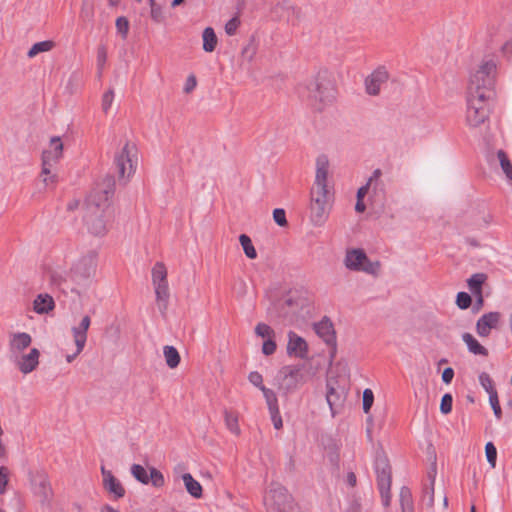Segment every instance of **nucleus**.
I'll use <instances>...</instances> for the list:
<instances>
[{
  "label": "nucleus",
  "instance_id": "7",
  "mask_svg": "<svg viewBox=\"0 0 512 512\" xmlns=\"http://www.w3.org/2000/svg\"><path fill=\"white\" fill-rule=\"evenodd\" d=\"M264 504L268 512H291L293 499L284 486L273 482L264 496Z\"/></svg>",
  "mask_w": 512,
  "mask_h": 512
},
{
  "label": "nucleus",
  "instance_id": "43",
  "mask_svg": "<svg viewBox=\"0 0 512 512\" xmlns=\"http://www.w3.org/2000/svg\"><path fill=\"white\" fill-rule=\"evenodd\" d=\"M255 333L257 336L267 339L274 338L275 336L274 330L265 323H258L255 327Z\"/></svg>",
  "mask_w": 512,
  "mask_h": 512
},
{
  "label": "nucleus",
  "instance_id": "1",
  "mask_svg": "<svg viewBox=\"0 0 512 512\" xmlns=\"http://www.w3.org/2000/svg\"><path fill=\"white\" fill-rule=\"evenodd\" d=\"M114 189V177L107 175L86 197L83 223L88 232L94 236H104L108 231V223L111 219L110 199L114 194Z\"/></svg>",
  "mask_w": 512,
  "mask_h": 512
},
{
  "label": "nucleus",
  "instance_id": "27",
  "mask_svg": "<svg viewBox=\"0 0 512 512\" xmlns=\"http://www.w3.org/2000/svg\"><path fill=\"white\" fill-rule=\"evenodd\" d=\"M156 302L159 311L164 314L168 307L169 287L168 283L154 285Z\"/></svg>",
  "mask_w": 512,
  "mask_h": 512
},
{
  "label": "nucleus",
  "instance_id": "39",
  "mask_svg": "<svg viewBox=\"0 0 512 512\" xmlns=\"http://www.w3.org/2000/svg\"><path fill=\"white\" fill-rule=\"evenodd\" d=\"M261 391L266 400L269 412H271V411L275 412V410L279 409L278 399H277V396L274 393V391L267 387H261Z\"/></svg>",
  "mask_w": 512,
  "mask_h": 512
},
{
  "label": "nucleus",
  "instance_id": "3",
  "mask_svg": "<svg viewBox=\"0 0 512 512\" xmlns=\"http://www.w3.org/2000/svg\"><path fill=\"white\" fill-rule=\"evenodd\" d=\"M496 73L497 64L494 59L482 60L470 74L467 93L484 94L485 97L494 98Z\"/></svg>",
  "mask_w": 512,
  "mask_h": 512
},
{
  "label": "nucleus",
  "instance_id": "38",
  "mask_svg": "<svg viewBox=\"0 0 512 512\" xmlns=\"http://www.w3.org/2000/svg\"><path fill=\"white\" fill-rule=\"evenodd\" d=\"M224 417H225L226 427L233 434L238 435L240 433V428H239V424H238V416L232 411L225 410Z\"/></svg>",
  "mask_w": 512,
  "mask_h": 512
},
{
  "label": "nucleus",
  "instance_id": "60",
  "mask_svg": "<svg viewBox=\"0 0 512 512\" xmlns=\"http://www.w3.org/2000/svg\"><path fill=\"white\" fill-rule=\"evenodd\" d=\"M53 171H54V169L48 175H42L41 174L43 183L47 187L54 186L58 182V176Z\"/></svg>",
  "mask_w": 512,
  "mask_h": 512
},
{
  "label": "nucleus",
  "instance_id": "18",
  "mask_svg": "<svg viewBox=\"0 0 512 512\" xmlns=\"http://www.w3.org/2000/svg\"><path fill=\"white\" fill-rule=\"evenodd\" d=\"M101 474L104 489L115 499L123 498L126 493L125 488L112 472L101 466Z\"/></svg>",
  "mask_w": 512,
  "mask_h": 512
},
{
  "label": "nucleus",
  "instance_id": "33",
  "mask_svg": "<svg viewBox=\"0 0 512 512\" xmlns=\"http://www.w3.org/2000/svg\"><path fill=\"white\" fill-rule=\"evenodd\" d=\"M163 354L169 368L174 369L179 365L181 359L180 354L174 346H164Z\"/></svg>",
  "mask_w": 512,
  "mask_h": 512
},
{
  "label": "nucleus",
  "instance_id": "64",
  "mask_svg": "<svg viewBox=\"0 0 512 512\" xmlns=\"http://www.w3.org/2000/svg\"><path fill=\"white\" fill-rule=\"evenodd\" d=\"M502 53L507 57L510 58L512 56V42L507 41L505 42L501 47Z\"/></svg>",
  "mask_w": 512,
  "mask_h": 512
},
{
  "label": "nucleus",
  "instance_id": "62",
  "mask_svg": "<svg viewBox=\"0 0 512 512\" xmlns=\"http://www.w3.org/2000/svg\"><path fill=\"white\" fill-rule=\"evenodd\" d=\"M454 377V370L451 367H447L444 369L442 373V381L446 384L451 383Z\"/></svg>",
  "mask_w": 512,
  "mask_h": 512
},
{
  "label": "nucleus",
  "instance_id": "51",
  "mask_svg": "<svg viewBox=\"0 0 512 512\" xmlns=\"http://www.w3.org/2000/svg\"><path fill=\"white\" fill-rule=\"evenodd\" d=\"M489 403L491 405L495 417L498 420H500L502 417V410L499 404L498 394H493L491 397H489Z\"/></svg>",
  "mask_w": 512,
  "mask_h": 512
},
{
  "label": "nucleus",
  "instance_id": "24",
  "mask_svg": "<svg viewBox=\"0 0 512 512\" xmlns=\"http://www.w3.org/2000/svg\"><path fill=\"white\" fill-rule=\"evenodd\" d=\"M316 177L313 188H319L323 190V188H327L326 181L328 175V159L326 156H319L316 161Z\"/></svg>",
  "mask_w": 512,
  "mask_h": 512
},
{
  "label": "nucleus",
  "instance_id": "42",
  "mask_svg": "<svg viewBox=\"0 0 512 512\" xmlns=\"http://www.w3.org/2000/svg\"><path fill=\"white\" fill-rule=\"evenodd\" d=\"M47 275L51 284L55 286H60L67 278L65 272L59 269L49 270Z\"/></svg>",
  "mask_w": 512,
  "mask_h": 512
},
{
  "label": "nucleus",
  "instance_id": "14",
  "mask_svg": "<svg viewBox=\"0 0 512 512\" xmlns=\"http://www.w3.org/2000/svg\"><path fill=\"white\" fill-rule=\"evenodd\" d=\"M132 476L142 484L151 483L154 487H162L165 483L163 474L154 467L149 468V472L140 464H133L131 466Z\"/></svg>",
  "mask_w": 512,
  "mask_h": 512
},
{
  "label": "nucleus",
  "instance_id": "31",
  "mask_svg": "<svg viewBox=\"0 0 512 512\" xmlns=\"http://www.w3.org/2000/svg\"><path fill=\"white\" fill-rule=\"evenodd\" d=\"M486 279V274L475 273L467 280V285L472 295L482 294V286Z\"/></svg>",
  "mask_w": 512,
  "mask_h": 512
},
{
  "label": "nucleus",
  "instance_id": "53",
  "mask_svg": "<svg viewBox=\"0 0 512 512\" xmlns=\"http://www.w3.org/2000/svg\"><path fill=\"white\" fill-rule=\"evenodd\" d=\"M273 219L281 227L287 225L286 213H285L284 209H281V208L274 209Z\"/></svg>",
  "mask_w": 512,
  "mask_h": 512
},
{
  "label": "nucleus",
  "instance_id": "41",
  "mask_svg": "<svg viewBox=\"0 0 512 512\" xmlns=\"http://www.w3.org/2000/svg\"><path fill=\"white\" fill-rule=\"evenodd\" d=\"M479 383L483 387V389L489 394L491 397L493 394H497V391L494 387L493 380L490 375L486 372H482L479 375Z\"/></svg>",
  "mask_w": 512,
  "mask_h": 512
},
{
  "label": "nucleus",
  "instance_id": "49",
  "mask_svg": "<svg viewBox=\"0 0 512 512\" xmlns=\"http://www.w3.org/2000/svg\"><path fill=\"white\" fill-rule=\"evenodd\" d=\"M374 401V394L371 389H365L363 391V410L368 413L371 409Z\"/></svg>",
  "mask_w": 512,
  "mask_h": 512
},
{
  "label": "nucleus",
  "instance_id": "29",
  "mask_svg": "<svg viewBox=\"0 0 512 512\" xmlns=\"http://www.w3.org/2000/svg\"><path fill=\"white\" fill-rule=\"evenodd\" d=\"M430 485L424 489L422 500L428 506L432 507L434 504V483L436 477V462L432 464L431 469L428 472Z\"/></svg>",
  "mask_w": 512,
  "mask_h": 512
},
{
  "label": "nucleus",
  "instance_id": "16",
  "mask_svg": "<svg viewBox=\"0 0 512 512\" xmlns=\"http://www.w3.org/2000/svg\"><path fill=\"white\" fill-rule=\"evenodd\" d=\"M388 78L389 74L385 67H378L365 79L366 92L372 96L378 95L381 86L387 82Z\"/></svg>",
  "mask_w": 512,
  "mask_h": 512
},
{
  "label": "nucleus",
  "instance_id": "13",
  "mask_svg": "<svg viewBox=\"0 0 512 512\" xmlns=\"http://www.w3.org/2000/svg\"><path fill=\"white\" fill-rule=\"evenodd\" d=\"M31 489L42 506L50 507L53 498V491L45 473L37 472L31 477Z\"/></svg>",
  "mask_w": 512,
  "mask_h": 512
},
{
  "label": "nucleus",
  "instance_id": "37",
  "mask_svg": "<svg viewBox=\"0 0 512 512\" xmlns=\"http://www.w3.org/2000/svg\"><path fill=\"white\" fill-rule=\"evenodd\" d=\"M239 241L245 255L250 259H255L257 257V252L252 244L250 237L247 236L246 234H241L239 237Z\"/></svg>",
  "mask_w": 512,
  "mask_h": 512
},
{
  "label": "nucleus",
  "instance_id": "50",
  "mask_svg": "<svg viewBox=\"0 0 512 512\" xmlns=\"http://www.w3.org/2000/svg\"><path fill=\"white\" fill-rule=\"evenodd\" d=\"M401 507L413 505L412 494L409 488L402 487L400 491Z\"/></svg>",
  "mask_w": 512,
  "mask_h": 512
},
{
  "label": "nucleus",
  "instance_id": "28",
  "mask_svg": "<svg viewBox=\"0 0 512 512\" xmlns=\"http://www.w3.org/2000/svg\"><path fill=\"white\" fill-rule=\"evenodd\" d=\"M463 342L467 345L468 351L474 355L487 356L488 350L470 333L462 335Z\"/></svg>",
  "mask_w": 512,
  "mask_h": 512
},
{
  "label": "nucleus",
  "instance_id": "57",
  "mask_svg": "<svg viewBox=\"0 0 512 512\" xmlns=\"http://www.w3.org/2000/svg\"><path fill=\"white\" fill-rule=\"evenodd\" d=\"M248 380L252 385L259 388L260 390H261V387H265L263 385V377L257 371L250 372L248 375Z\"/></svg>",
  "mask_w": 512,
  "mask_h": 512
},
{
  "label": "nucleus",
  "instance_id": "10",
  "mask_svg": "<svg viewBox=\"0 0 512 512\" xmlns=\"http://www.w3.org/2000/svg\"><path fill=\"white\" fill-rule=\"evenodd\" d=\"M347 269L352 271H363L368 274H375L379 265L370 262L365 252L361 249L348 250L344 259Z\"/></svg>",
  "mask_w": 512,
  "mask_h": 512
},
{
  "label": "nucleus",
  "instance_id": "2",
  "mask_svg": "<svg viewBox=\"0 0 512 512\" xmlns=\"http://www.w3.org/2000/svg\"><path fill=\"white\" fill-rule=\"evenodd\" d=\"M302 97L316 110L321 111L335 98V88L326 72L312 77L300 91Z\"/></svg>",
  "mask_w": 512,
  "mask_h": 512
},
{
  "label": "nucleus",
  "instance_id": "6",
  "mask_svg": "<svg viewBox=\"0 0 512 512\" xmlns=\"http://www.w3.org/2000/svg\"><path fill=\"white\" fill-rule=\"evenodd\" d=\"M374 469L376 473L377 487L381 495L382 503L384 506H389L391 501V482L392 473L387 456L382 452H377Z\"/></svg>",
  "mask_w": 512,
  "mask_h": 512
},
{
  "label": "nucleus",
  "instance_id": "45",
  "mask_svg": "<svg viewBox=\"0 0 512 512\" xmlns=\"http://www.w3.org/2000/svg\"><path fill=\"white\" fill-rule=\"evenodd\" d=\"M472 304V298L471 295L467 292H458L456 296V305L462 309H468Z\"/></svg>",
  "mask_w": 512,
  "mask_h": 512
},
{
  "label": "nucleus",
  "instance_id": "63",
  "mask_svg": "<svg viewBox=\"0 0 512 512\" xmlns=\"http://www.w3.org/2000/svg\"><path fill=\"white\" fill-rule=\"evenodd\" d=\"M474 296L476 298V301H475V304L473 305L472 310H473L474 313H477L483 307L484 299H483V295L482 294H477V295H474Z\"/></svg>",
  "mask_w": 512,
  "mask_h": 512
},
{
  "label": "nucleus",
  "instance_id": "54",
  "mask_svg": "<svg viewBox=\"0 0 512 512\" xmlns=\"http://www.w3.org/2000/svg\"><path fill=\"white\" fill-rule=\"evenodd\" d=\"M239 25H240V21L237 17L231 18L225 25L226 34L229 36L235 35Z\"/></svg>",
  "mask_w": 512,
  "mask_h": 512
},
{
  "label": "nucleus",
  "instance_id": "22",
  "mask_svg": "<svg viewBox=\"0 0 512 512\" xmlns=\"http://www.w3.org/2000/svg\"><path fill=\"white\" fill-rule=\"evenodd\" d=\"M91 319L88 315H85L79 325L72 327V334L74 338L75 345L77 347V352L81 353L85 347L87 341V331L90 327Z\"/></svg>",
  "mask_w": 512,
  "mask_h": 512
},
{
  "label": "nucleus",
  "instance_id": "56",
  "mask_svg": "<svg viewBox=\"0 0 512 512\" xmlns=\"http://www.w3.org/2000/svg\"><path fill=\"white\" fill-rule=\"evenodd\" d=\"M276 348H277V345L273 338L266 339V341H264V343L262 345V352L264 355L269 356V355H272L275 353Z\"/></svg>",
  "mask_w": 512,
  "mask_h": 512
},
{
  "label": "nucleus",
  "instance_id": "5",
  "mask_svg": "<svg viewBox=\"0 0 512 512\" xmlns=\"http://www.w3.org/2000/svg\"><path fill=\"white\" fill-rule=\"evenodd\" d=\"M98 253L95 250L88 251L72 267L68 277L78 286L85 287L94 277L97 267Z\"/></svg>",
  "mask_w": 512,
  "mask_h": 512
},
{
  "label": "nucleus",
  "instance_id": "59",
  "mask_svg": "<svg viewBox=\"0 0 512 512\" xmlns=\"http://www.w3.org/2000/svg\"><path fill=\"white\" fill-rule=\"evenodd\" d=\"M196 85V77L193 74H191L187 77L183 90L185 93H190L195 89Z\"/></svg>",
  "mask_w": 512,
  "mask_h": 512
},
{
  "label": "nucleus",
  "instance_id": "61",
  "mask_svg": "<svg viewBox=\"0 0 512 512\" xmlns=\"http://www.w3.org/2000/svg\"><path fill=\"white\" fill-rule=\"evenodd\" d=\"M150 14H151V18L157 22V23H160L163 21V12H162V8L158 5V6H155V7H152L151 8V11H150Z\"/></svg>",
  "mask_w": 512,
  "mask_h": 512
},
{
  "label": "nucleus",
  "instance_id": "44",
  "mask_svg": "<svg viewBox=\"0 0 512 512\" xmlns=\"http://www.w3.org/2000/svg\"><path fill=\"white\" fill-rule=\"evenodd\" d=\"M107 61V49L104 45H100L97 49V69L98 75L101 76Z\"/></svg>",
  "mask_w": 512,
  "mask_h": 512
},
{
  "label": "nucleus",
  "instance_id": "47",
  "mask_svg": "<svg viewBox=\"0 0 512 512\" xmlns=\"http://www.w3.org/2000/svg\"><path fill=\"white\" fill-rule=\"evenodd\" d=\"M452 403H453L452 395L449 393L444 394L442 396L441 403H440L441 413L449 414L452 410Z\"/></svg>",
  "mask_w": 512,
  "mask_h": 512
},
{
  "label": "nucleus",
  "instance_id": "19",
  "mask_svg": "<svg viewBox=\"0 0 512 512\" xmlns=\"http://www.w3.org/2000/svg\"><path fill=\"white\" fill-rule=\"evenodd\" d=\"M287 354L300 359H305L308 355L307 342L293 331L288 332Z\"/></svg>",
  "mask_w": 512,
  "mask_h": 512
},
{
  "label": "nucleus",
  "instance_id": "30",
  "mask_svg": "<svg viewBox=\"0 0 512 512\" xmlns=\"http://www.w3.org/2000/svg\"><path fill=\"white\" fill-rule=\"evenodd\" d=\"M203 50L211 53L215 50L218 39L212 27H206L202 33Z\"/></svg>",
  "mask_w": 512,
  "mask_h": 512
},
{
  "label": "nucleus",
  "instance_id": "46",
  "mask_svg": "<svg viewBox=\"0 0 512 512\" xmlns=\"http://www.w3.org/2000/svg\"><path fill=\"white\" fill-rule=\"evenodd\" d=\"M485 453L488 463L494 468L496 465L497 450L492 442H488L485 445Z\"/></svg>",
  "mask_w": 512,
  "mask_h": 512
},
{
  "label": "nucleus",
  "instance_id": "55",
  "mask_svg": "<svg viewBox=\"0 0 512 512\" xmlns=\"http://www.w3.org/2000/svg\"><path fill=\"white\" fill-rule=\"evenodd\" d=\"M114 99V92L112 90L107 91L104 93L102 97V110L107 113L109 109L111 108V105L113 103Z\"/></svg>",
  "mask_w": 512,
  "mask_h": 512
},
{
  "label": "nucleus",
  "instance_id": "48",
  "mask_svg": "<svg viewBox=\"0 0 512 512\" xmlns=\"http://www.w3.org/2000/svg\"><path fill=\"white\" fill-rule=\"evenodd\" d=\"M116 29L123 38L127 37L129 31V22L126 17L121 16L116 19Z\"/></svg>",
  "mask_w": 512,
  "mask_h": 512
},
{
  "label": "nucleus",
  "instance_id": "34",
  "mask_svg": "<svg viewBox=\"0 0 512 512\" xmlns=\"http://www.w3.org/2000/svg\"><path fill=\"white\" fill-rule=\"evenodd\" d=\"M153 285L164 284L167 282V269L162 262H157L152 268Z\"/></svg>",
  "mask_w": 512,
  "mask_h": 512
},
{
  "label": "nucleus",
  "instance_id": "52",
  "mask_svg": "<svg viewBox=\"0 0 512 512\" xmlns=\"http://www.w3.org/2000/svg\"><path fill=\"white\" fill-rule=\"evenodd\" d=\"M9 481V471L6 467H0V494H4Z\"/></svg>",
  "mask_w": 512,
  "mask_h": 512
},
{
  "label": "nucleus",
  "instance_id": "20",
  "mask_svg": "<svg viewBox=\"0 0 512 512\" xmlns=\"http://www.w3.org/2000/svg\"><path fill=\"white\" fill-rule=\"evenodd\" d=\"M276 311L278 317L282 318L284 321L292 323L297 318L299 303L292 297H287L276 304Z\"/></svg>",
  "mask_w": 512,
  "mask_h": 512
},
{
  "label": "nucleus",
  "instance_id": "23",
  "mask_svg": "<svg viewBox=\"0 0 512 512\" xmlns=\"http://www.w3.org/2000/svg\"><path fill=\"white\" fill-rule=\"evenodd\" d=\"M314 330L316 334L323 339V341L335 348L336 346V336L335 331L333 329V324L328 318L322 319L320 322L314 325Z\"/></svg>",
  "mask_w": 512,
  "mask_h": 512
},
{
  "label": "nucleus",
  "instance_id": "4",
  "mask_svg": "<svg viewBox=\"0 0 512 512\" xmlns=\"http://www.w3.org/2000/svg\"><path fill=\"white\" fill-rule=\"evenodd\" d=\"M494 98L484 94L467 93L466 123L470 128H478L489 121Z\"/></svg>",
  "mask_w": 512,
  "mask_h": 512
},
{
  "label": "nucleus",
  "instance_id": "15",
  "mask_svg": "<svg viewBox=\"0 0 512 512\" xmlns=\"http://www.w3.org/2000/svg\"><path fill=\"white\" fill-rule=\"evenodd\" d=\"M39 357V350L32 348L29 353H20L18 356L11 358V360L23 374H29L37 368Z\"/></svg>",
  "mask_w": 512,
  "mask_h": 512
},
{
  "label": "nucleus",
  "instance_id": "21",
  "mask_svg": "<svg viewBox=\"0 0 512 512\" xmlns=\"http://www.w3.org/2000/svg\"><path fill=\"white\" fill-rule=\"evenodd\" d=\"M32 343V337L26 332H16L10 335L9 353L10 359L23 353Z\"/></svg>",
  "mask_w": 512,
  "mask_h": 512
},
{
  "label": "nucleus",
  "instance_id": "11",
  "mask_svg": "<svg viewBox=\"0 0 512 512\" xmlns=\"http://www.w3.org/2000/svg\"><path fill=\"white\" fill-rule=\"evenodd\" d=\"M277 381L281 389L292 391L304 382L302 367L300 365H287L282 367L277 375Z\"/></svg>",
  "mask_w": 512,
  "mask_h": 512
},
{
  "label": "nucleus",
  "instance_id": "35",
  "mask_svg": "<svg viewBox=\"0 0 512 512\" xmlns=\"http://www.w3.org/2000/svg\"><path fill=\"white\" fill-rule=\"evenodd\" d=\"M55 46L54 42L51 40H45L41 42H37L32 45V47L29 49L27 56L29 58H34L39 53L48 52L53 49Z\"/></svg>",
  "mask_w": 512,
  "mask_h": 512
},
{
  "label": "nucleus",
  "instance_id": "12",
  "mask_svg": "<svg viewBox=\"0 0 512 512\" xmlns=\"http://www.w3.org/2000/svg\"><path fill=\"white\" fill-rule=\"evenodd\" d=\"M63 156L61 138L54 136L50 139L49 148L42 153V175H48Z\"/></svg>",
  "mask_w": 512,
  "mask_h": 512
},
{
  "label": "nucleus",
  "instance_id": "25",
  "mask_svg": "<svg viewBox=\"0 0 512 512\" xmlns=\"http://www.w3.org/2000/svg\"><path fill=\"white\" fill-rule=\"evenodd\" d=\"M326 400L333 415H335L337 409L342 406L344 401L343 391L335 389L330 381L327 382Z\"/></svg>",
  "mask_w": 512,
  "mask_h": 512
},
{
  "label": "nucleus",
  "instance_id": "26",
  "mask_svg": "<svg viewBox=\"0 0 512 512\" xmlns=\"http://www.w3.org/2000/svg\"><path fill=\"white\" fill-rule=\"evenodd\" d=\"M54 306V300L49 294H39L33 302L34 311L38 314L48 313Z\"/></svg>",
  "mask_w": 512,
  "mask_h": 512
},
{
  "label": "nucleus",
  "instance_id": "40",
  "mask_svg": "<svg viewBox=\"0 0 512 512\" xmlns=\"http://www.w3.org/2000/svg\"><path fill=\"white\" fill-rule=\"evenodd\" d=\"M382 172L380 169H376L373 171L372 175L370 176V178L368 179V182L366 183V185L360 187L357 191V200L360 199V200H363V198L365 197V195L368 193V190L370 188V186L373 184V182H376L379 180L380 176H381Z\"/></svg>",
  "mask_w": 512,
  "mask_h": 512
},
{
  "label": "nucleus",
  "instance_id": "8",
  "mask_svg": "<svg viewBox=\"0 0 512 512\" xmlns=\"http://www.w3.org/2000/svg\"><path fill=\"white\" fill-rule=\"evenodd\" d=\"M310 210L313 223L315 225L323 224L329 210V191L327 188H323V190L312 188Z\"/></svg>",
  "mask_w": 512,
  "mask_h": 512
},
{
  "label": "nucleus",
  "instance_id": "32",
  "mask_svg": "<svg viewBox=\"0 0 512 512\" xmlns=\"http://www.w3.org/2000/svg\"><path fill=\"white\" fill-rule=\"evenodd\" d=\"M182 478L188 493L194 498H200L202 496V487L200 483L189 473H185Z\"/></svg>",
  "mask_w": 512,
  "mask_h": 512
},
{
  "label": "nucleus",
  "instance_id": "58",
  "mask_svg": "<svg viewBox=\"0 0 512 512\" xmlns=\"http://www.w3.org/2000/svg\"><path fill=\"white\" fill-rule=\"evenodd\" d=\"M269 413H270L274 428L277 430L281 429L283 426V422H282V418H281L279 409L275 410V412L271 411Z\"/></svg>",
  "mask_w": 512,
  "mask_h": 512
},
{
  "label": "nucleus",
  "instance_id": "17",
  "mask_svg": "<svg viewBox=\"0 0 512 512\" xmlns=\"http://www.w3.org/2000/svg\"><path fill=\"white\" fill-rule=\"evenodd\" d=\"M501 319L500 312L483 314L476 322V332L480 337H488L492 329H496Z\"/></svg>",
  "mask_w": 512,
  "mask_h": 512
},
{
  "label": "nucleus",
  "instance_id": "9",
  "mask_svg": "<svg viewBox=\"0 0 512 512\" xmlns=\"http://www.w3.org/2000/svg\"><path fill=\"white\" fill-rule=\"evenodd\" d=\"M136 148L130 143H126L124 147L116 153L114 165L117 169L119 179L129 178L134 172V160Z\"/></svg>",
  "mask_w": 512,
  "mask_h": 512
},
{
  "label": "nucleus",
  "instance_id": "36",
  "mask_svg": "<svg viewBox=\"0 0 512 512\" xmlns=\"http://www.w3.org/2000/svg\"><path fill=\"white\" fill-rule=\"evenodd\" d=\"M497 158L499 160V164H500L502 171L505 174L507 180L512 183V164H511L507 154L503 150H498Z\"/></svg>",
  "mask_w": 512,
  "mask_h": 512
}]
</instances>
